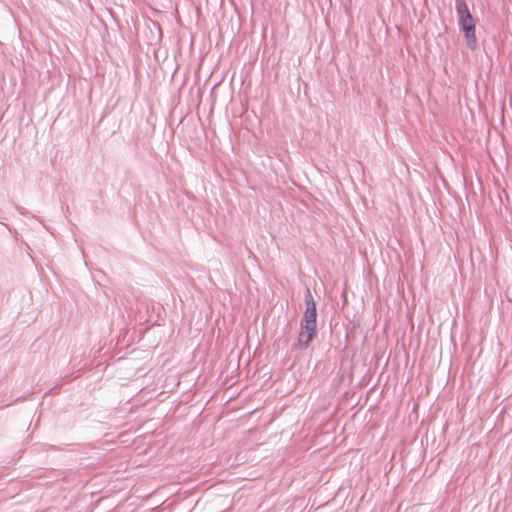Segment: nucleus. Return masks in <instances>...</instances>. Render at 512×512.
Instances as JSON below:
<instances>
[{
	"label": "nucleus",
	"instance_id": "1",
	"mask_svg": "<svg viewBox=\"0 0 512 512\" xmlns=\"http://www.w3.org/2000/svg\"><path fill=\"white\" fill-rule=\"evenodd\" d=\"M305 310L300 322L301 331L292 350H306L317 335V307L310 288L305 291Z\"/></svg>",
	"mask_w": 512,
	"mask_h": 512
},
{
	"label": "nucleus",
	"instance_id": "2",
	"mask_svg": "<svg viewBox=\"0 0 512 512\" xmlns=\"http://www.w3.org/2000/svg\"><path fill=\"white\" fill-rule=\"evenodd\" d=\"M455 10L458 19V26L466 40V45L471 51L478 47L476 38V20L472 16L466 0H455Z\"/></svg>",
	"mask_w": 512,
	"mask_h": 512
}]
</instances>
